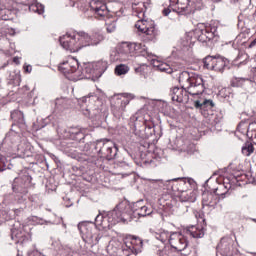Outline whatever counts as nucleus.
Here are the masks:
<instances>
[{
	"mask_svg": "<svg viewBox=\"0 0 256 256\" xmlns=\"http://www.w3.org/2000/svg\"><path fill=\"white\" fill-rule=\"evenodd\" d=\"M130 207H126L123 211L121 205H117L112 211L108 213L107 216L98 214L95 218V225L102 227V229H109L117 223H131L133 217Z\"/></svg>",
	"mask_w": 256,
	"mask_h": 256,
	"instance_id": "1",
	"label": "nucleus"
},
{
	"mask_svg": "<svg viewBox=\"0 0 256 256\" xmlns=\"http://www.w3.org/2000/svg\"><path fill=\"white\" fill-rule=\"evenodd\" d=\"M201 9H203V0H170L169 7L165 8L162 13L167 17L173 10L179 15H189Z\"/></svg>",
	"mask_w": 256,
	"mask_h": 256,
	"instance_id": "2",
	"label": "nucleus"
},
{
	"mask_svg": "<svg viewBox=\"0 0 256 256\" xmlns=\"http://www.w3.org/2000/svg\"><path fill=\"white\" fill-rule=\"evenodd\" d=\"M179 83H183L188 91L189 95L195 97L197 95H202L205 91V82L203 78L197 74H190L184 71L179 76Z\"/></svg>",
	"mask_w": 256,
	"mask_h": 256,
	"instance_id": "3",
	"label": "nucleus"
},
{
	"mask_svg": "<svg viewBox=\"0 0 256 256\" xmlns=\"http://www.w3.org/2000/svg\"><path fill=\"white\" fill-rule=\"evenodd\" d=\"M59 41L63 49L70 51V53H77L78 51H81L83 47H86L84 32L65 34L60 37Z\"/></svg>",
	"mask_w": 256,
	"mask_h": 256,
	"instance_id": "4",
	"label": "nucleus"
},
{
	"mask_svg": "<svg viewBox=\"0 0 256 256\" xmlns=\"http://www.w3.org/2000/svg\"><path fill=\"white\" fill-rule=\"evenodd\" d=\"M95 150L98 151L100 157H104L108 161L117 157V147L110 140H98L96 142Z\"/></svg>",
	"mask_w": 256,
	"mask_h": 256,
	"instance_id": "5",
	"label": "nucleus"
},
{
	"mask_svg": "<svg viewBox=\"0 0 256 256\" xmlns=\"http://www.w3.org/2000/svg\"><path fill=\"white\" fill-rule=\"evenodd\" d=\"M78 229L83 239H86L90 245H99V241L103 239V233L99 232L96 228H91L85 223L79 224Z\"/></svg>",
	"mask_w": 256,
	"mask_h": 256,
	"instance_id": "6",
	"label": "nucleus"
},
{
	"mask_svg": "<svg viewBox=\"0 0 256 256\" xmlns=\"http://www.w3.org/2000/svg\"><path fill=\"white\" fill-rule=\"evenodd\" d=\"M170 181H173L172 190L174 192H178L180 201L187 202L190 201V203H193L195 201L194 193L188 192L187 190L183 189V187L187 186V180L185 178H174Z\"/></svg>",
	"mask_w": 256,
	"mask_h": 256,
	"instance_id": "7",
	"label": "nucleus"
},
{
	"mask_svg": "<svg viewBox=\"0 0 256 256\" xmlns=\"http://www.w3.org/2000/svg\"><path fill=\"white\" fill-rule=\"evenodd\" d=\"M135 27L140 33L147 35L149 39H155V36L157 35V28H155V22L153 20H138Z\"/></svg>",
	"mask_w": 256,
	"mask_h": 256,
	"instance_id": "8",
	"label": "nucleus"
},
{
	"mask_svg": "<svg viewBox=\"0 0 256 256\" xmlns=\"http://www.w3.org/2000/svg\"><path fill=\"white\" fill-rule=\"evenodd\" d=\"M143 249V240L137 236H130L125 240V246L123 247V251L128 253L127 256L137 255Z\"/></svg>",
	"mask_w": 256,
	"mask_h": 256,
	"instance_id": "9",
	"label": "nucleus"
},
{
	"mask_svg": "<svg viewBox=\"0 0 256 256\" xmlns=\"http://www.w3.org/2000/svg\"><path fill=\"white\" fill-rule=\"evenodd\" d=\"M82 113L85 117L90 119H97L105 113V106L101 104V101L97 100L95 104L90 103L85 109L82 108Z\"/></svg>",
	"mask_w": 256,
	"mask_h": 256,
	"instance_id": "10",
	"label": "nucleus"
},
{
	"mask_svg": "<svg viewBox=\"0 0 256 256\" xmlns=\"http://www.w3.org/2000/svg\"><path fill=\"white\" fill-rule=\"evenodd\" d=\"M31 185V176L24 175L21 178H15L12 184V189L14 193H22V195H27V187Z\"/></svg>",
	"mask_w": 256,
	"mask_h": 256,
	"instance_id": "11",
	"label": "nucleus"
},
{
	"mask_svg": "<svg viewBox=\"0 0 256 256\" xmlns=\"http://www.w3.org/2000/svg\"><path fill=\"white\" fill-rule=\"evenodd\" d=\"M216 249L223 256H233V238L229 236L221 238Z\"/></svg>",
	"mask_w": 256,
	"mask_h": 256,
	"instance_id": "12",
	"label": "nucleus"
},
{
	"mask_svg": "<svg viewBox=\"0 0 256 256\" xmlns=\"http://www.w3.org/2000/svg\"><path fill=\"white\" fill-rule=\"evenodd\" d=\"M189 92L187 88L183 86L182 88L174 87L170 90V95L172 101H176V103H184L189 101Z\"/></svg>",
	"mask_w": 256,
	"mask_h": 256,
	"instance_id": "13",
	"label": "nucleus"
},
{
	"mask_svg": "<svg viewBox=\"0 0 256 256\" xmlns=\"http://www.w3.org/2000/svg\"><path fill=\"white\" fill-rule=\"evenodd\" d=\"M137 49H139V45L137 43L123 44L119 49L118 59H120L121 61H127V59L131 57V53H133L134 51H137Z\"/></svg>",
	"mask_w": 256,
	"mask_h": 256,
	"instance_id": "14",
	"label": "nucleus"
},
{
	"mask_svg": "<svg viewBox=\"0 0 256 256\" xmlns=\"http://www.w3.org/2000/svg\"><path fill=\"white\" fill-rule=\"evenodd\" d=\"M90 9L94 11L95 15L98 17H107L109 15V9H107V4L101 0H92L90 2Z\"/></svg>",
	"mask_w": 256,
	"mask_h": 256,
	"instance_id": "15",
	"label": "nucleus"
},
{
	"mask_svg": "<svg viewBox=\"0 0 256 256\" xmlns=\"http://www.w3.org/2000/svg\"><path fill=\"white\" fill-rule=\"evenodd\" d=\"M23 139H25V137H21V134L10 130L6 134L4 141L14 150L23 141Z\"/></svg>",
	"mask_w": 256,
	"mask_h": 256,
	"instance_id": "16",
	"label": "nucleus"
},
{
	"mask_svg": "<svg viewBox=\"0 0 256 256\" xmlns=\"http://www.w3.org/2000/svg\"><path fill=\"white\" fill-rule=\"evenodd\" d=\"M19 157H29L31 155V143L27 138H22V141L13 149Z\"/></svg>",
	"mask_w": 256,
	"mask_h": 256,
	"instance_id": "17",
	"label": "nucleus"
},
{
	"mask_svg": "<svg viewBox=\"0 0 256 256\" xmlns=\"http://www.w3.org/2000/svg\"><path fill=\"white\" fill-rule=\"evenodd\" d=\"M118 106L112 107V113L114 116H116L118 119L120 117H123V113H125V107L130 103L129 98H118L117 99Z\"/></svg>",
	"mask_w": 256,
	"mask_h": 256,
	"instance_id": "18",
	"label": "nucleus"
},
{
	"mask_svg": "<svg viewBox=\"0 0 256 256\" xmlns=\"http://www.w3.org/2000/svg\"><path fill=\"white\" fill-rule=\"evenodd\" d=\"M103 39H105V37L99 32H95L91 36L84 32V43L86 47H89L90 45H99Z\"/></svg>",
	"mask_w": 256,
	"mask_h": 256,
	"instance_id": "19",
	"label": "nucleus"
},
{
	"mask_svg": "<svg viewBox=\"0 0 256 256\" xmlns=\"http://www.w3.org/2000/svg\"><path fill=\"white\" fill-rule=\"evenodd\" d=\"M215 28H205L202 30H199L198 34V41L200 43H207V41H211L215 37Z\"/></svg>",
	"mask_w": 256,
	"mask_h": 256,
	"instance_id": "20",
	"label": "nucleus"
},
{
	"mask_svg": "<svg viewBox=\"0 0 256 256\" xmlns=\"http://www.w3.org/2000/svg\"><path fill=\"white\" fill-rule=\"evenodd\" d=\"M141 203H143V201H138L134 204V213L138 215V217H147L151 215L153 210L145 205L141 206Z\"/></svg>",
	"mask_w": 256,
	"mask_h": 256,
	"instance_id": "21",
	"label": "nucleus"
},
{
	"mask_svg": "<svg viewBox=\"0 0 256 256\" xmlns=\"http://www.w3.org/2000/svg\"><path fill=\"white\" fill-rule=\"evenodd\" d=\"M187 234L193 239H203L205 237V228L201 225L191 226L187 229Z\"/></svg>",
	"mask_w": 256,
	"mask_h": 256,
	"instance_id": "22",
	"label": "nucleus"
},
{
	"mask_svg": "<svg viewBox=\"0 0 256 256\" xmlns=\"http://www.w3.org/2000/svg\"><path fill=\"white\" fill-rule=\"evenodd\" d=\"M95 77H101L107 71V61L100 60L92 64Z\"/></svg>",
	"mask_w": 256,
	"mask_h": 256,
	"instance_id": "23",
	"label": "nucleus"
},
{
	"mask_svg": "<svg viewBox=\"0 0 256 256\" xmlns=\"http://www.w3.org/2000/svg\"><path fill=\"white\" fill-rule=\"evenodd\" d=\"M202 205L204 207H212V209H215L217 206V199L213 194L205 193L203 194Z\"/></svg>",
	"mask_w": 256,
	"mask_h": 256,
	"instance_id": "24",
	"label": "nucleus"
},
{
	"mask_svg": "<svg viewBox=\"0 0 256 256\" xmlns=\"http://www.w3.org/2000/svg\"><path fill=\"white\" fill-rule=\"evenodd\" d=\"M225 67H227V60L221 56H216V60L214 61L212 71L223 73V71H225Z\"/></svg>",
	"mask_w": 256,
	"mask_h": 256,
	"instance_id": "25",
	"label": "nucleus"
},
{
	"mask_svg": "<svg viewBox=\"0 0 256 256\" xmlns=\"http://www.w3.org/2000/svg\"><path fill=\"white\" fill-rule=\"evenodd\" d=\"M154 67H157L158 71H161L162 73H168L169 75L173 73V68H171V66L165 62L157 61L154 64Z\"/></svg>",
	"mask_w": 256,
	"mask_h": 256,
	"instance_id": "26",
	"label": "nucleus"
},
{
	"mask_svg": "<svg viewBox=\"0 0 256 256\" xmlns=\"http://www.w3.org/2000/svg\"><path fill=\"white\" fill-rule=\"evenodd\" d=\"M155 239L161 241V243H167L171 239V234L165 230H159L155 233Z\"/></svg>",
	"mask_w": 256,
	"mask_h": 256,
	"instance_id": "27",
	"label": "nucleus"
},
{
	"mask_svg": "<svg viewBox=\"0 0 256 256\" xmlns=\"http://www.w3.org/2000/svg\"><path fill=\"white\" fill-rule=\"evenodd\" d=\"M159 256H177L179 253L172 248L171 246L164 247L163 250H160L158 253Z\"/></svg>",
	"mask_w": 256,
	"mask_h": 256,
	"instance_id": "28",
	"label": "nucleus"
},
{
	"mask_svg": "<svg viewBox=\"0 0 256 256\" xmlns=\"http://www.w3.org/2000/svg\"><path fill=\"white\" fill-rule=\"evenodd\" d=\"M11 119H13V121H15L16 123H25V117L23 116V112L19 110H15L11 113Z\"/></svg>",
	"mask_w": 256,
	"mask_h": 256,
	"instance_id": "29",
	"label": "nucleus"
},
{
	"mask_svg": "<svg viewBox=\"0 0 256 256\" xmlns=\"http://www.w3.org/2000/svg\"><path fill=\"white\" fill-rule=\"evenodd\" d=\"M29 11L38 13V15H43L45 13V6L39 3H34L29 6Z\"/></svg>",
	"mask_w": 256,
	"mask_h": 256,
	"instance_id": "30",
	"label": "nucleus"
},
{
	"mask_svg": "<svg viewBox=\"0 0 256 256\" xmlns=\"http://www.w3.org/2000/svg\"><path fill=\"white\" fill-rule=\"evenodd\" d=\"M216 58H217V56H206L203 60L204 67L206 69H210L211 71H213V67L215 65Z\"/></svg>",
	"mask_w": 256,
	"mask_h": 256,
	"instance_id": "31",
	"label": "nucleus"
},
{
	"mask_svg": "<svg viewBox=\"0 0 256 256\" xmlns=\"http://www.w3.org/2000/svg\"><path fill=\"white\" fill-rule=\"evenodd\" d=\"M115 73H116L118 76L127 75V73H129V66H127V65H125V64L117 65V66L115 67Z\"/></svg>",
	"mask_w": 256,
	"mask_h": 256,
	"instance_id": "32",
	"label": "nucleus"
},
{
	"mask_svg": "<svg viewBox=\"0 0 256 256\" xmlns=\"http://www.w3.org/2000/svg\"><path fill=\"white\" fill-rule=\"evenodd\" d=\"M253 151H255V148L250 142L245 143L242 147V153L245 155V157H249Z\"/></svg>",
	"mask_w": 256,
	"mask_h": 256,
	"instance_id": "33",
	"label": "nucleus"
},
{
	"mask_svg": "<svg viewBox=\"0 0 256 256\" xmlns=\"http://www.w3.org/2000/svg\"><path fill=\"white\" fill-rule=\"evenodd\" d=\"M227 187L223 184H220L219 187L214 189V193L218 196V197H225V195L227 194Z\"/></svg>",
	"mask_w": 256,
	"mask_h": 256,
	"instance_id": "34",
	"label": "nucleus"
},
{
	"mask_svg": "<svg viewBox=\"0 0 256 256\" xmlns=\"http://www.w3.org/2000/svg\"><path fill=\"white\" fill-rule=\"evenodd\" d=\"M82 75H84V77H91L88 75H92V77H95V70L93 68V64H89L87 65L83 71H82Z\"/></svg>",
	"mask_w": 256,
	"mask_h": 256,
	"instance_id": "35",
	"label": "nucleus"
},
{
	"mask_svg": "<svg viewBox=\"0 0 256 256\" xmlns=\"http://www.w3.org/2000/svg\"><path fill=\"white\" fill-rule=\"evenodd\" d=\"M237 131L242 133V135H248L249 125L247 126V123L240 122L237 126Z\"/></svg>",
	"mask_w": 256,
	"mask_h": 256,
	"instance_id": "36",
	"label": "nucleus"
},
{
	"mask_svg": "<svg viewBox=\"0 0 256 256\" xmlns=\"http://www.w3.org/2000/svg\"><path fill=\"white\" fill-rule=\"evenodd\" d=\"M7 170V158L0 156V173Z\"/></svg>",
	"mask_w": 256,
	"mask_h": 256,
	"instance_id": "37",
	"label": "nucleus"
},
{
	"mask_svg": "<svg viewBox=\"0 0 256 256\" xmlns=\"http://www.w3.org/2000/svg\"><path fill=\"white\" fill-rule=\"evenodd\" d=\"M66 103H67V98H58L55 101L56 107H65Z\"/></svg>",
	"mask_w": 256,
	"mask_h": 256,
	"instance_id": "38",
	"label": "nucleus"
},
{
	"mask_svg": "<svg viewBox=\"0 0 256 256\" xmlns=\"http://www.w3.org/2000/svg\"><path fill=\"white\" fill-rule=\"evenodd\" d=\"M59 71H62V73H75V71H77V68H72V69H69V68H65L63 65H60L59 66Z\"/></svg>",
	"mask_w": 256,
	"mask_h": 256,
	"instance_id": "39",
	"label": "nucleus"
},
{
	"mask_svg": "<svg viewBox=\"0 0 256 256\" xmlns=\"http://www.w3.org/2000/svg\"><path fill=\"white\" fill-rule=\"evenodd\" d=\"M143 7H145V3H143V2H140L138 4H132V9L134 11H142Z\"/></svg>",
	"mask_w": 256,
	"mask_h": 256,
	"instance_id": "40",
	"label": "nucleus"
},
{
	"mask_svg": "<svg viewBox=\"0 0 256 256\" xmlns=\"http://www.w3.org/2000/svg\"><path fill=\"white\" fill-rule=\"evenodd\" d=\"M203 107H210V108H213L215 107V103L213 102V100L209 99V100H204L203 101Z\"/></svg>",
	"mask_w": 256,
	"mask_h": 256,
	"instance_id": "41",
	"label": "nucleus"
},
{
	"mask_svg": "<svg viewBox=\"0 0 256 256\" xmlns=\"http://www.w3.org/2000/svg\"><path fill=\"white\" fill-rule=\"evenodd\" d=\"M106 29L108 33H113L117 29V26H115V23H111L107 25Z\"/></svg>",
	"mask_w": 256,
	"mask_h": 256,
	"instance_id": "42",
	"label": "nucleus"
},
{
	"mask_svg": "<svg viewBox=\"0 0 256 256\" xmlns=\"http://www.w3.org/2000/svg\"><path fill=\"white\" fill-rule=\"evenodd\" d=\"M204 106L203 102L196 100L194 101V107L195 109H201Z\"/></svg>",
	"mask_w": 256,
	"mask_h": 256,
	"instance_id": "43",
	"label": "nucleus"
},
{
	"mask_svg": "<svg viewBox=\"0 0 256 256\" xmlns=\"http://www.w3.org/2000/svg\"><path fill=\"white\" fill-rule=\"evenodd\" d=\"M82 101H83V103H87V102L91 103V101H93V99H91V97H84V98H82Z\"/></svg>",
	"mask_w": 256,
	"mask_h": 256,
	"instance_id": "44",
	"label": "nucleus"
},
{
	"mask_svg": "<svg viewBox=\"0 0 256 256\" xmlns=\"http://www.w3.org/2000/svg\"><path fill=\"white\" fill-rule=\"evenodd\" d=\"M24 69H25L26 73H31L33 68L31 67V65H27L24 67Z\"/></svg>",
	"mask_w": 256,
	"mask_h": 256,
	"instance_id": "45",
	"label": "nucleus"
},
{
	"mask_svg": "<svg viewBox=\"0 0 256 256\" xmlns=\"http://www.w3.org/2000/svg\"><path fill=\"white\" fill-rule=\"evenodd\" d=\"M135 73H143V66L135 68Z\"/></svg>",
	"mask_w": 256,
	"mask_h": 256,
	"instance_id": "46",
	"label": "nucleus"
},
{
	"mask_svg": "<svg viewBox=\"0 0 256 256\" xmlns=\"http://www.w3.org/2000/svg\"><path fill=\"white\" fill-rule=\"evenodd\" d=\"M255 45H256V38L250 43L249 49H253V47H255Z\"/></svg>",
	"mask_w": 256,
	"mask_h": 256,
	"instance_id": "47",
	"label": "nucleus"
},
{
	"mask_svg": "<svg viewBox=\"0 0 256 256\" xmlns=\"http://www.w3.org/2000/svg\"><path fill=\"white\" fill-rule=\"evenodd\" d=\"M252 73L254 74L253 82L256 83V67L252 69Z\"/></svg>",
	"mask_w": 256,
	"mask_h": 256,
	"instance_id": "48",
	"label": "nucleus"
},
{
	"mask_svg": "<svg viewBox=\"0 0 256 256\" xmlns=\"http://www.w3.org/2000/svg\"><path fill=\"white\" fill-rule=\"evenodd\" d=\"M79 0H70V7H75V3H77Z\"/></svg>",
	"mask_w": 256,
	"mask_h": 256,
	"instance_id": "49",
	"label": "nucleus"
},
{
	"mask_svg": "<svg viewBox=\"0 0 256 256\" xmlns=\"http://www.w3.org/2000/svg\"><path fill=\"white\" fill-rule=\"evenodd\" d=\"M13 235H15L16 239H19V237H21V236H19L18 233H15V231L12 232V237H13Z\"/></svg>",
	"mask_w": 256,
	"mask_h": 256,
	"instance_id": "50",
	"label": "nucleus"
},
{
	"mask_svg": "<svg viewBox=\"0 0 256 256\" xmlns=\"http://www.w3.org/2000/svg\"><path fill=\"white\" fill-rule=\"evenodd\" d=\"M13 61H14V63H19V58L18 57H14Z\"/></svg>",
	"mask_w": 256,
	"mask_h": 256,
	"instance_id": "51",
	"label": "nucleus"
},
{
	"mask_svg": "<svg viewBox=\"0 0 256 256\" xmlns=\"http://www.w3.org/2000/svg\"><path fill=\"white\" fill-rule=\"evenodd\" d=\"M76 135L83 138V133H81V132L76 133Z\"/></svg>",
	"mask_w": 256,
	"mask_h": 256,
	"instance_id": "52",
	"label": "nucleus"
},
{
	"mask_svg": "<svg viewBox=\"0 0 256 256\" xmlns=\"http://www.w3.org/2000/svg\"><path fill=\"white\" fill-rule=\"evenodd\" d=\"M240 81H249V79L240 78Z\"/></svg>",
	"mask_w": 256,
	"mask_h": 256,
	"instance_id": "53",
	"label": "nucleus"
},
{
	"mask_svg": "<svg viewBox=\"0 0 256 256\" xmlns=\"http://www.w3.org/2000/svg\"><path fill=\"white\" fill-rule=\"evenodd\" d=\"M146 57H148L149 59H151V56H146Z\"/></svg>",
	"mask_w": 256,
	"mask_h": 256,
	"instance_id": "54",
	"label": "nucleus"
}]
</instances>
